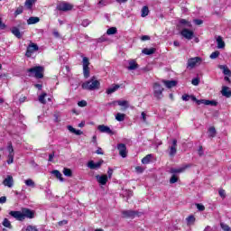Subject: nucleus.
<instances>
[{
    "instance_id": "obj_19",
    "label": "nucleus",
    "mask_w": 231,
    "mask_h": 231,
    "mask_svg": "<svg viewBox=\"0 0 231 231\" xmlns=\"http://www.w3.org/2000/svg\"><path fill=\"white\" fill-rule=\"evenodd\" d=\"M221 93H222L223 97H226V98H230V97H231V90H230V88H228V87H223Z\"/></svg>"
},
{
    "instance_id": "obj_47",
    "label": "nucleus",
    "mask_w": 231,
    "mask_h": 231,
    "mask_svg": "<svg viewBox=\"0 0 231 231\" xmlns=\"http://www.w3.org/2000/svg\"><path fill=\"white\" fill-rule=\"evenodd\" d=\"M23 6L17 7V9H16L15 12H14V15H15V16L21 15V14H23Z\"/></svg>"
},
{
    "instance_id": "obj_23",
    "label": "nucleus",
    "mask_w": 231,
    "mask_h": 231,
    "mask_svg": "<svg viewBox=\"0 0 231 231\" xmlns=\"http://www.w3.org/2000/svg\"><path fill=\"white\" fill-rule=\"evenodd\" d=\"M128 69L130 71H133L134 69H138V63H136V61L134 60H131L129 61V66H128Z\"/></svg>"
},
{
    "instance_id": "obj_29",
    "label": "nucleus",
    "mask_w": 231,
    "mask_h": 231,
    "mask_svg": "<svg viewBox=\"0 0 231 231\" xmlns=\"http://www.w3.org/2000/svg\"><path fill=\"white\" fill-rule=\"evenodd\" d=\"M12 33L15 37H17V39H21V37H23V35L21 34V31H19V29L17 27H13Z\"/></svg>"
},
{
    "instance_id": "obj_49",
    "label": "nucleus",
    "mask_w": 231,
    "mask_h": 231,
    "mask_svg": "<svg viewBox=\"0 0 231 231\" xmlns=\"http://www.w3.org/2000/svg\"><path fill=\"white\" fill-rule=\"evenodd\" d=\"M25 231H39V229L35 226H27Z\"/></svg>"
},
{
    "instance_id": "obj_42",
    "label": "nucleus",
    "mask_w": 231,
    "mask_h": 231,
    "mask_svg": "<svg viewBox=\"0 0 231 231\" xmlns=\"http://www.w3.org/2000/svg\"><path fill=\"white\" fill-rule=\"evenodd\" d=\"M178 180H180V177L178 175L173 174L170 179V183L172 185L174 183H177Z\"/></svg>"
},
{
    "instance_id": "obj_28",
    "label": "nucleus",
    "mask_w": 231,
    "mask_h": 231,
    "mask_svg": "<svg viewBox=\"0 0 231 231\" xmlns=\"http://www.w3.org/2000/svg\"><path fill=\"white\" fill-rule=\"evenodd\" d=\"M120 88V85H114L112 88H109L106 89V94L111 95L115 93V91H117V89Z\"/></svg>"
},
{
    "instance_id": "obj_1",
    "label": "nucleus",
    "mask_w": 231,
    "mask_h": 231,
    "mask_svg": "<svg viewBox=\"0 0 231 231\" xmlns=\"http://www.w3.org/2000/svg\"><path fill=\"white\" fill-rule=\"evenodd\" d=\"M82 88L87 89L88 91L100 89V81H98L96 77H92L90 80L82 84Z\"/></svg>"
},
{
    "instance_id": "obj_36",
    "label": "nucleus",
    "mask_w": 231,
    "mask_h": 231,
    "mask_svg": "<svg viewBox=\"0 0 231 231\" xmlns=\"http://www.w3.org/2000/svg\"><path fill=\"white\" fill-rule=\"evenodd\" d=\"M117 32H118V30L116 29V27H111V28L107 29L106 34L107 35H115L117 33Z\"/></svg>"
},
{
    "instance_id": "obj_8",
    "label": "nucleus",
    "mask_w": 231,
    "mask_h": 231,
    "mask_svg": "<svg viewBox=\"0 0 231 231\" xmlns=\"http://www.w3.org/2000/svg\"><path fill=\"white\" fill-rule=\"evenodd\" d=\"M22 214L23 216V220L26 219H33L35 217V211L30 208H22Z\"/></svg>"
},
{
    "instance_id": "obj_4",
    "label": "nucleus",
    "mask_w": 231,
    "mask_h": 231,
    "mask_svg": "<svg viewBox=\"0 0 231 231\" xmlns=\"http://www.w3.org/2000/svg\"><path fill=\"white\" fill-rule=\"evenodd\" d=\"M56 9L60 12H69V10H73V5L68 2H60L57 5Z\"/></svg>"
},
{
    "instance_id": "obj_61",
    "label": "nucleus",
    "mask_w": 231,
    "mask_h": 231,
    "mask_svg": "<svg viewBox=\"0 0 231 231\" xmlns=\"http://www.w3.org/2000/svg\"><path fill=\"white\" fill-rule=\"evenodd\" d=\"M68 130L70 132V133H73V134H75L76 133V131H77V129H75L73 126H71V125H69L68 126Z\"/></svg>"
},
{
    "instance_id": "obj_33",
    "label": "nucleus",
    "mask_w": 231,
    "mask_h": 231,
    "mask_svg": "<svg viewBox=\"0 0 231 231\" xmlns=\"http://www.w3.org/2000/svg\"><path fill=\"white\" fill-rule=\"evenodd\" d=\"M24 183L27 187H32V189H35V181H33V180L32 179L25 180Z\"/></svg>"
},
{
    "instance_id": "obj_26",
    "label": "nucleus",
    "mask_w": 231,
    "mask_h": 231,
    "mask_svg": "<svg viewBox=\"0 0 231 231\" xmlns=\"http://www.w3.org/2000/svg\"><path fill=\"white\" fill-rule=\"evenodd\" d=\"M51 174H54L55 177L60 180V181H64V178L62 177V173L59 171V170H54L51 171Z\"/></svg>"
},
{
    "instance_id": "obj_45",
    "label": "nucleus",
    "mask_w": 231,
    "mask_h": 231,
    "mask_svg": "<svg viewBox=\"0 0 231 231\" xmlns=\"http://www.w3.org/2000/svg\"><path fill=\"white\" fill-rule=\"evenodd\" d=\"M209 57L212 60L217 59L219 57V51H216L212 52Z\"/></svg>"
},
{
    "instance_id": "obj_41",
    "label": "nucleus",
    "mask_w": 231,
    "mask_h": 231,
    "mask_svg": "<svg viewBox=\"0 0 231 231\" xmlns=\"http://www.w3.org/2000/svg\"><path fill=\"white\" fill-rule=\"evenodd\" d=\"M46 97H48V94L46 93H42L40 97H39V102H41V104H46Z\"/></svg>"
},
{
    "instance_id": "obj_63",
    "label": "nucleus",
    "mask_w": 231,
    "mask_h": 231,
    "mask_svg": "<svg viewBox=\"0 0 231 231\" xmlns=\"http://www.w3.org/2000/svg\"><path fill=\"white\" fill-rule=\"evenodd\" d=\"M5 201H6V197L4 196V197H1V198H0V203L3 204V203H5Z\"/></svg>"
},
{
    "instance_id": "obj_31",
    "label": "nucleus",
    "mask_w": 231,
    "mask_h": 231,
    "mask_svg": "<svg viewBox=\"0 0 231 231\" xmlns=\"http://www.w3.org/2000/svg\"><path fill=\"white\" fill-rule=\"evenodd\" d=\"M118 106H121L122 107H125L127 109L129 107V101L127 100H118L117 101Z\"/></svg>"
},
{
    "instance_id": "obj_3",
    "label": "nucleus",
    "mask_w": 231,
    "mask_h": 231,
    "mask_svg": "<svg viewBox=\"0 0 231 231\" xmlns=\"http://www.w3.org/2000/svg\"><path fill=\"white\" fill-rule=\"evenodd\" d=\"M153 97L157 98V100L163 98V87L158 82L153 83Z\"/></svg>"
},
{
    "instance_id": "obj_18",
    "label": "nucleus",
    "mask_w": 231,
    "mask_h": 231,
    "mask_svg": "<svg viewBox=\"0 0 231 231\" xmlns=\"http://www.w3.org/2000/svg\"><path fill=\"white\" fill-rule=\"evenodd\" d=\"M96 180L98 181L100 185H106L107 183V175H96Z\"/></svg>"
},
{
    "instance_id": "obj_56",
    "label": "nucleus",
    "mask_w": 231,
    "mask_h": 231,
    "mask_svg": "<svg viewBox=\"0 0 231 231\" xmlns=\"http://www.w3.org/2000/svg\"><path fill=\"white\" fill-rule=\"evenodd\" d=\"M207 102H208V103H207L206 106H217V101H214V100H212V101L208 100Z\"/></svg>"
},
{
    "instance_id": "obj_15",
    "label": "nucleus",
    "mask_w": 231,
    "mask_h": 231,
    "mask_svg": "<svg viewBox=\"0 0 231 231\" xmlns=\"http://www.w3.org/2000/svg\"><path fill=\"white\" fill-rule=\"evenodd\" d=\"M97 130L99 133H106V134H115V133H113V130H111L109 126L105 125H99L97 126Z\"/></svg>"
},
{
    "instance_id": "obj_17",
    "label": "nucleus",
    "mask_w": 231,
    "mask_h": 231,
    "mask_svg": "<svg viewBox=\"0 0 231 231\" xmlns=\"http://www.w3.org/2000/svg\"><path fill=\"white\" fill-rule=\"evenodd\" d=\"M3 184L5 187H9V189H12V187H14V177H12L11 175H8L3 181Z\"/></svg>"
},
{
    "instance_id": "obj_10",
    "label": "nucleus",
    "mask_w": 231,
    "mask_h": 231,
    "mask_svg": "<svg viewBox=\"0 0 231 231\" xmlns=\"http://www.w3.org/2000/svg\"><path fill=\"white\" fill-rule=\"evenodd\" d=\"M121 214H122L124 218L133 219L136 217L138 212L130 209V210H123V211H121Z\"/></svg>"
},
{
    "instance_id": "obj_5",
    "label": "nucleus",
    "mask_w": 231,
    "mask_h": 231,
    "mask_svg": "<svg viewBox=\"0 0 231 231\" xmlns=\"http://www.w3.org/2000/svg\"><path fill=\"white\" fill-rule=\"evenodd\" d=\"M203 60L199 57L190 58L188 60V66L187 68H190V69L196 68V66H199Z\"/></svg>"
},
{
    "instance_id": "obj_6",
    "label": "nucleus",
    "mask_w": 231,
    "mask_h": 231,
    "mask_svg": "<svg viewBox=\"0 0 231 231\" xmlns=\"http://www.w3.org/2000/svg\"><path fill=\"white\" fill-rule=\"evenodd\" d=\"M83 75L85 79H89V59L88 57H83Z\"/></svg>"
},
{
    "instance_id": "obj_37",
    "label": "nucleus",
    "mask_w": 231,
    "mask_h": 231,
    "mask_svg": "<svg viewBox=\"0 0 231 231\" xmlns=\"http://www.w3.org/2000/svg\"><path fill=\"white\" fill-rule=\"evenodd\" d=\"M216 127L214 126H211L209 129H208V136L209 138H214L216 136Z\"/></svg>"
},
{
    "instance_id": "obj_35",
    "label": "nucleus",
    "mask_w": 231,
    "mask_h": 231,
    "mask_svg": "<svg viewBox=\"0 0 231 231\" xmlns=\"http://www.w3.org/2000/svg\"><path fill=\"white\" fill-rule=\"evenodd\" d=\"M63 174H64V176H67L68 178H71V176H73V171H71V169H69V168H64Z\"/></svg>"
},
{
    "instance_id": "obj_13",
    "label": "nucleus",
    "mask_w": 231,
    "mask_h": 231,
    "mask_svg": "<svg viewBox=\"0 0 231 231\" xmlns=\"http://www.w3.org/2000/svg\"><path fill=\"white\" fill-rule=\"evenodd\" d=\"M180 35L185 39H188V41H190L194 37V32L185 28L181 31Z\"/></svg>"
},
{
    "instance_id": "obj_16",
    "label": "nucleus",
    "mask_w": 231,
    "mask_h": 231,
    "mask_svg": "<svg viewBox=\"0 0 231 231\" xmlns=\"http://www.w3.org/2000/svg\"><path fill=\"white\" fill-rule=\"evenodd\" d=\"M104 163V161L101 160L99 161L98 162L95 163V162L93 161H90L88 162V169H92V170H95V169H100V167H102V164Z\"/></svg>"
},
{
    "instance_id": "obj_2",
    "label": "nucleus",
    "mask_w": 231,
    "mask_h": 231,
    "mask_svg": "<svg viewBox=\"0 0 231 231\" xmlns=\"http://www.w3.org/2000/svg\"><path fill=\"white\" fill-rule=\"evenodd\" d=\"M29 74V77H32V75H33V77H35V79H43L44 78V67L42 66H36L33 68H31L29 69H27Z\"/></svg>"
},
{
    "instance_id": "obj_39",
    "label": "nucleus",
    "mask_w": 231,
    "mask_h": 231,
    "mask_svg": "<svg viewBox=\"0 0 231 231\" xmlns=\"http://www.w3.org/2000/svg\"><path fill=\"white\" fill-rule=\"evenodd\" d=\"M141 15L142 17H147L149 15V7L147 5L143 7Z\"/></svg>"
},
{
    "instance_id": "obj_30",
    "label": "nucleus",
    "mask_w": 231,
    "mask_h": 231,
    "mask_svg": "<svg viewBox=\"0 0 231 231\" xmlns=\"http://www.w3.org/2000/svg\"><path fill=\"white\" fill-rule=\"evenodd\" d=\"M36 0H26L25 1V7L27 10H32L34 3H35Z\"/></svg>"
},
{
    "instance_id": "obj_64",
    "label": "nucleus",
    "mask_w": 231,
    "mask_h": 231,
    "mask_svg": "<svg viewBox=\"0 0 231 231\" xmlns=\"http://www.w3.org/2000/svg\"><path fill=\"white\" fill-rule=\"evenodd\" d=\"M204 231H212V227H210V226H206Z\"/></svg>"
},
{
    "instance_id": "obj_11",
    "label": "nucleus",
    "mask_w": 231,
    "mask_h": 231,
    "mask_svg": "<svg viewBox=\"0 0 231 231\" xmlns=\"http://www.w3.org/2000/svg\"><path fill=\"white\" fill-rule=\"evenodd\" d=\"M189 167H190V164H186L180 168H171L170 170L171 174H180L181 172H185V171H187V169H189Z\"/></svg>"
},
{
    "instance_id": "obj_20",
    "label": "nucleus",
    "mask_w": 231,
    "mask_h": 231,
    "mask_svg": "<svg viewBox=\"0 0 231 231\" xmlns=\"http://www.w3.org/2000/svg\"><path fill=\"white\" fill-rule=\"evenodd\" d=\"M217 44L218 50H223L225 48L226 44H225V41H223V37L221 36L217 37Z\"/></svg>"
},
{
    "instance_id": "obj_60",
    "label": "nucleus",
    "mask_w": 231,
    "mask_h": 231,
    "mask_svg": "<svg viewBox=\"0 0 231 231\" xmlns=\"http://www.w3.org/2000/svg\"><path fill=\"white\" fill-rule=\"evenodd\" d=\"M141 41H151V36L143 35L141 37Z\"/></svg>"
},
{
    "instance_id": "obj_62",
    "label": "nucleus",
    "mask_w": 231,
    "mask_h": 231,
    "mask_svg": "<svg viewBox=\"0 0 231 231\" xmlns=\"http://www.w3.org/2000/svg\"><path fill=\"white\" fill-rule=\"evenodd\" d=\"M55 157V152H52L49 155V162H53V158Z\"/></svg>"
},
{
    "instance_id": "obj_59",
    "label": "nucleus",
    "mask_w": 231,
    "mask_h": 231,
    "mask_svg": "<svg viewBox=\"0 0 231 231\" xmlns=\"http://www.w3.org/2000/svg\"><path fill=\"white\" fill-rule=\"evenodd\" d=\"M182 100H184V102H189V100H190V96L185 94L182 96Z\"/></svg>"
},
{
    "instance_id": "obj_32",
    "label": "nucleus",
    "mask_w": 231,
    "mask_h": 231,
    "mask_svg": "<svg viewBox=\"0 0 231 231\" xmlns=\"http://www.w3.org/2000/svg\"><path fill=\"white\" fill-rule=\"evenodd\" d=\"M116 120H117V122H124V120H125V114L117 113L116 115Z\"/></svg>"
},
{
    "instance_id": "obj_25",
    "label": "nucleus",
    "mask_w": 231,
    "mask_h": 231,
    "mask_svg": "<svg viewBox=\"0 0 231 231\" xmlns=\"http://www.w3.org/2000/svg\"><path fill=\"white\" fill-rule=\"evenodd\" d=\"M180 24L181 26H184V28H192V23L189 22L188 20L185 19H180Z\"/></svg>"
},
{
    "instance_id": "obj_46",
    "label": "nucleus",
    "mask_w": 231,
    "mask_h": 231,
    "mask_svg": "<svg viewBox=\"0 0 231 231\" xmlns=\"http://www.w3.org/2000/svg\"><path fill=\"white\" fill-rule=\"evenodd\" d=\"M218 194H219L220 198H222L223 199H225V198H226V192L223 189H220L218 190Z\"/></svg>"
},
{
    "instance_id": "obj_9",
    "label": "nucleus",
    "mask_w": 231,
    "mask_h": 231,
    "mask_svg": "<svg viewBox=\"0 0 231 231\" xmlns=\"http://www.w3.org/2000/svg\"><path fill=\"white\" fill-rule=\"evenodd\" d=\"M9 216L11 217H14L16 219V221H24V215H23V210L22 211H10Z\"/></svg>"
},
{
    "instance_id": "obj_24",
    "label": "nucleus",
    "mask_w": 231,
    "mask_h": 231,
    "mask_svg": "<svg viewBox=\"0 0 231 231\" xmlns=\"http://www.w3.org/2000/svg\"><path fill=\"white\" fill-rule=\"evenodd\" d=\"M142 53H143L144 55H152V54L156 53V49L155 48H150V49L144 48L142 51Z\"/></svg>"
},
{
    "instance_id": "obj_7",
    "label": "nucleus",
    "mask_w": 231,
    "mask_h": 231,
    "mask_svg": "<svg viewBox=\"0 0 231 231\" xmlns=\"http://www.w3.org/2000/svg\"><path fill=\"white\" fill-rule=\"evenodd\" d=\"M35 51H39V45L37 43L31 42L28 47L25 55L30 58L32 54L35 53Z\"/></svg>"
},
{
    "instance_id": "obj_40",
    "label": "nucleus",
    "mask_w": 231,
    "mask_h": 231,
    "mask_svg": "<svg viewBox=\"0 0 231 231\" xmlns=\"http://www.w3.org/2000/svg\"><path fill=\"white\" fill-rule=\"evenodd\" d=\"M2 225L5 226V228L12 229V223L10 222V220H8V218H5Z\"/></svg>"
},
{
    "instance_id": "obj_53",
    "label": "nucleus",
    "mask_w": 231,
    "mask_h": 231,
    "mask_svg": "<svg viewBox=\"0 0 231 231\" xmlns=\"http://www.w3.org/2000/svg\"><path fill=\"white\" fill-rule=\"evenodd\" d=\"M143 171H145V169H143L141 166L135 167V172H137L138 174H142V172H143Z\"/></svg>"
},
{
    "instance_id": "obj_22",
    "label": "nucleus",
    "mask_w": 231,
    "mask_h": 231,
    "mask_svg": "<svg viewBox=\"0 0 231 231\" xmlns=\"http://www.w3.org/2000/svg\"><path fill=\"white\" fill-rule=\"evenodd\" d=\"M219 69L223 70L224 75H227L228 77H231V70L228 69L226 65H219Z\"/></svg>"
},
{
    "instance_id": "obj_43",
    "label": "nucleus",
    "mask_w": 231,
    "mask_h": 231,
    "mask_svg": "<svg viewBox=\"0 0 231 231\" xmlns=\"http://www.w3.org/2000/svg\"><path fill=\"white\" fill-rule=\"evenodd\" d=\"M7 151L9 154L15 155V153L14 152V146L12 145V142L8 143Z\"/></svg>"
},
{
    "instance_id": "obj_57",
    "label": "nucleus",
    "mask_w": 231,
    "mask_h": 231,
    "mask_svg": "<svg viewBox=\"0 0 231 231\" xmlns=\"http://www.w3.org/2000/svg\"><path fill=\"white\" fill-rule=\"evenodd\" d=\"M193 23H194L195 24H197V26H199V25L203 24V20L195 19V20H193Z\"/></svg>"
},
{
    "instance_id": "obj_34",
    "label": "nucleus",
    "mask_w": 231,
    "mask_h": 231,
    "mask_svg": "<svg viewBox=\"0 0 231 231\" xmlns=\"http://www.w3.org/2000/svg\"><path fill=\"white\" fill-rule=\"evenodd\" d=\"M187 221V225H194L195 221H196V217H194V215H190L189 217H188L186 218Z\"/></svg>"
},
{
    "instance_id": "obj_38",
    "label": "nucleus",
    "mask_w": 231,
    "mask_h": 231,
    "mask_svg": "<svg viewBox=\"0 0 231 231\" xmlns=\"http://www.w3.org/2000/svg\"><path fill=\"white\" fill-rule=\"evenodd\" d=\"M151 158H152V154L146 155L144 158H143L142 163H143L144 165H147V163L151 162Z\"/></svg>"
},
{
    "instance_id": "obj_52",
    "label": "nucleus",
    "mask_w": 231,
    "mask_h": 231,
    "mask_svg": "<svg viewBox=\"0 0 231 231\" xmlns=\"http://www.w3.org/2000/svg\"><path fill=\"white\" fill-rule=\"evenodd\" d=\"M78 106L79 107H86V106H88V102L86 100H81L78 103Z\"/></svg>"
},
{
    "instance_id": "obj_58",
    "label": "nucleus",
    "mask_w": 231,
    "mask_h": 231,
    "mask_svg": "<svg viewBox=\"0 0 231 231\" xmlns=\"http://www.w3.org/2000/svg\"><path fill=\"white\" fill-rule=\"evenodd\" d=\"M60 115L59 113L54 114V122H60Z\"/></svg>"
},
{
    "instance_id": "obj_48",
    "label": "nucleus",
    "mask_w": 231,
    "mask_h": 231,
    "mask_svg": "<svg viewBox=\"0 0 231 231\" xmlns=\"http://www.w3.org/2000/svg\"><path fill=\"white\" fill-rule=\"evenodd\" d=\"M141 120L144 124H147V114H145V112H142V114H141Z\"/></svg>"
},
{
    "instance_id": "obj_54",
    "label": "nucleus",
    "mask_w": 231,
    "mask_h": 231,
    "mask_svg": "<svg viewBox=\"0 0 231 231\" xmlns=\"http://www.w3.org/2000/svg\"><path fill=\"white\" fill-rule=\"evenodd\" d=\"M14 156H15V155H12V154L8 155V160H7L8 165L14 163Z\"/></svg>"
},
{
    "instance_id": "obj_44",
    "label": "nucleus",
    "mask_w": 231,
    "mask_h": 231,
    "mask_svg": "<svg viewBox=\"0 0 231 231\" xmlns=\"http://www.w3.org/2000/svg\"><path fill=\"white\" fill-rule=\"evenodd\" d=\"M220 226L224 231H231V228L229 227V226L225 223H220Z\"/></svg>"
},
{
    "instance_id": "obj_27",
    "label": "nucleus",
    "mask_w": 231,
    "mask_h": 231,
    "mask_svg": "<svg viewBox=\"0 0 231 231\" xmlns=\"http://www.w3.org/2000/svg\"><path fill=\"white\" fill-rule=\"evenodd\" d=\"M41 19L39 17L32 16L27 20L28 24H37Z\"/></svg>"
},
{
    "instance_id": "obj_51",
    "label": "nucleus",
    "mask_w": 231,
    "mask_h": 231,
    "mask_svg": "<svg viewBox=\"0 0 231 231\" xmlns=\"http://www.w3.org/2000/svg\"><path fill=\"white\" fill-rule=\"evenodd\" d=\"M193 86H199V78H195L191 80Z\"/></svg>"
},
{
    "instance_id": "obj_55",
    "label": "nucleus",
    "mask_w": 231,
    "mask_h": 231,
    "mask_svg": "<svg viewBox=\"0 0 231 231\" xmlns=\"http://www.w3.org/2000/svg\"><path fill=\"white\" fill-rule=\"evenodd\" d=\"M196 207L199 212H203V210H205V206L203 204H196Z\"/></svg>"
},
{
    "instance_id": "obj_12",
    "label": "nucleus",
    "mask_w": 231,
    "mask_h": 231,
    "mask_svg": "<svg viewBox=\"0 0 231 231\" xmlns=\"http://www.w3.org/2000/svg\"><path fill=\"white\" fill-rule=\"evenodd\" d=\"M117 149L122 158H127V146L125 143L117 144Z\"/></svg>"
},
{
    "instance_id": "obj_14",
    "label": "nucleus",
    "mask_w": 231,
    "mask_h": 231,
    "mask_svg": "<svg viewBox=\"0 0 231 231\" xmlns=\"http://www.w3.org/2000/svg\"><path fill=\"white\" fill-rule=\"evenodd\" d=\"M178 147V140L173 139L172 140V145L170 147L169 154L172 158L176 156V152H178V150L176 149Z\"/></svg>"
},
{
    "instance_id": "obj_50",
    "label": "nucleus",
    "mask_w": 231,
    "mask_h": 231,
    "mask_svg": "<svg viewBox=\"0 0 231 231\" xmlns=\"http://www.w3.org/2000/svg\"><path fill=\"white\" fill-rule=\"evenodd\" d=\"M198 106H201V104H204V106H207V104H208L207 99H198L197 101Z\"/></svg>"
},
{
    "instance_id": "obj_21",
    "label": "nucleus",
    "mask_w": 231,
    "mask_h": 231,
    "mask_svg": "<svg viewBox=\"0 0 231 231\" xmlns=\"http://www.w3.org/2000/svg\"><path fill=\"white\" fill-rule=\"evenodd\" d=\"M162 82L166 88H168V89H171V88H175L176 84H178L176 80H163Z\"/></svg>"
}]
</instances>
